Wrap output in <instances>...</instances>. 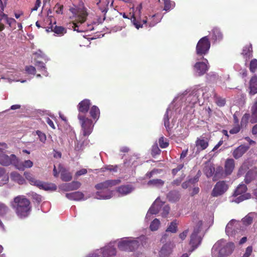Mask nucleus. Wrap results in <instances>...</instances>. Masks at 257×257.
Here are the masks:
<instances>
[{
    "label": "nucleus",
    "mask_w": 257,
    "mask_h": 257,
    "mask_svg": "<svg viewBox=\"0 0 257 257\" xmlns=\"http://www.w3.org/2000/svg\"><path fill=\"white\" fill-rule=\"evenodd\" d=\"M177 230V222L176 220L170 223L166 229V231L175 233Z\"/></svg>",
    "instance_id": "41"
},
{
    "label": "nucleus",
    "mask_w": 257,
    "mask_h": 257,
    "mask_svg": "<svg viewBox=\"0 0 257 257\" xmlns=\"http://www.w3.org/2000/svg\"><path fill=\"white\" fill-rule=\"evenodd\" d=\"M234 248L233 243L227 242L225 239L218 240L212 248L213 257H225L230 255Z\"/></svg>",
    "instance_id": "5"
},
{
    "label": "nucleus",
    "mask_w": 257,
    "mask_h": 257,
    "mask_svg": "<svg viewBox=\"0 0 257 257\" xmlns=\"http://www.w3.org/2000/svg\"><path fill=\"white\" fill-rule=\"evenodd\" d=\"M31 195L32 197V198L35 200L37 202H40L42 200V197L41 195L36 193H34V192H32L31 193Z\"/></svg>",
    "instance_id": "54"
},
{
    "label": "nucleus",
    "mask_w": 257,
    "mask_h": 257,
    "mask_svg": "<svg viewBox=\"0 0 257 257\" xmlns=\"http://www.w3.org/2000/svg\"><path fill=\"white\" fill-rule=\"evenodd\" d=\"M251 112L252 115L257 117V100L251 107Z\"/></svg>",
    "instance_id": "59"
},
{
    "label": "nucleus",
    "mask_w": 257,
    "mask_h": 257,
    "mask_svg": "<svg viewBox=\"0 0 257 257\" xmlns=\"http://www.w3.org/2000/svg\"><path fill=\"white\" fill-rule=\"evenodd\" d=\"M119 182V180H110L96 185V189L99 191L96 192L95 198L97 199H110L112 196V192L109 188Z\"/></svg>",
    "instance_id": "6"
},
{
    "label": "nucleus",
    "mask_w": 257,
    "mask_h": 257,
    "mask_svg": "<svg viewBox=\"0 0 257 257\" xmlns=\"http://www.w3.org/2000/svg\"><path fill=\"white\" fill-rule=\"evenodd\" d=\"M228 186L224 181H218L215 185L211 195L213 197H218L223 195L228 189Z\"/></svg>",
    "instance_id": "13"
},
{
    "label": "nucleus",
    "mask_w": 257,
    "mask_h": 257,
    "mask_svg": "<svg viewBox=\"0 0 257 257\" xmlns=\"http://www.w3.org/2000/svg\"><path fill=\"white\" fill-rule=\"evenodd\" d=\"M210 47V42L207 36L202 38L196 46V53L203 56L208 53Z\"/></svg>",
    "instance_id": "10"
},
{
    "label": "nucleus",
    "mask_w": 257,
    "mask_h": 257,
    "mask_svg": "<svg viewBox=\"0 0 257 257\" xmlns=\"http://www.w3.org/2000/svg\"><path fill=\"white\" fill-rule=\"evenodd\" d=\"M8 210V207L5 204L0 202V215H5L7 214Z\"/></svg>",
    "instance_id": "47"
},
{
    "label": "nucleus",
    "mask_w": 257,
    "mask_h": 257,
    "mask_svg": "<svg viewBox=\"0 0 257 257\" xmlns=\"http://www.w3.org/2000/svg\"><path fill=\"white\" fill-rule=\"evenodd\" d=\"M14 166L17 169L23 171L26 168H31L33 166V163L29 160H25L24 162H20L16 157Z\"/></svg>",
    "instance_id": "18"
},
{
    "label": "nucleus",
    "mask_w": 257,
    "mask_h": 257,
    "mask_svg": "<svg viewBox=\"0 0 257 257\" xmlns=\"http://www.w3.org/2000/svg\"><path fill=\"white\" fill-rule=\"evenodd\" d=\"M167 197L170 201L175 202L179 199V195L177 192L171 191L168 193Z\"/></svg>",
    "instance_id": "42"
},
{
    "label": "nucleus",
    "mask_w": 257,
    "mask_h": 257,
    "mask_svg": "<svg viewBox=\"0 0 257 257\" xmlns=\"http://www.w3.org/2000/svg\"><path fill=\"white\" fill-rule=\"evenodd\" d=\"M234 161L233 159H227L225 162V174L229 175L231 174L234 169Z\"/></svg>",
    "instance_id": "23"
},
{
    "label": "nucleus",
    "mask_w": 257,
    "mask_h": 257,
    "mask_svg": "<svg viewBox=\"0 0 257 257\" xmlns=\"http://www.w3.org/2000/svg\"><path fill=\"white\" fill-rule=\"evenodd\" d=\"M170 211V207L168 205H165L163 208V212H162V215L163 217H167L169 214Z\"/></svg>",
    "instance_id": "57"
},
{
    "label": "nucleus",
    "mask_w": 257,
    "mask_h": 257,
    "mask_svg": "<svg viewBox=\"0 0 257 257\" xmlns=\"http://www.w3.org/2000/svg\"><path fill=\"white\" fill-rule=\"evenodd\" d=\"M37 186L45 190H55L56 189V186L55 185L44 183L40 181V184L39 183Z\"/></svg>",
    "instance_id": "34"
},
{
    "label": "nucleus",
    "mask_w": 257,
    "mask_h": 257,
    "mask_svg": "<svg viewBox=\"0 0 257 257\" xmlns=\"http://www.w3.org/2000/svg\"><path fill=\"white\" fill-rule=\"evenodd\" d=\"M26 179L30 182L31 185L37 186L40 181L36 180L33 175L29 172H25L24 174Z\"/></svg>",
    "instance_id": "31"
},
{
    "label": "nucleus",
    "mask_w": 257,
    "mask_h": 257,
    "mask_svg": "<svg viewBox=\"0 0 257 257\" xmlns=\"http://www.w3.org/2000/svg\"><path fill=\"white\" fill-rule=\"evenodd\" d=\"M38 58H43L45 60L48 61L49 59L45 55V54L41 51V50H38L34 54Z\"/></svg>",
    "instance_id": "53"
},
{
    "label": "nucleus",
    "mask_w": 257,
    "mask_h": 257,
    "mask_svg": "<svg viewBox=\"0 0 257 257\" xmlns=\"http://www.w3.org/2000/svg\"><path fill=\"white\" fill-rule=\"evenodd\" d=\"M118 166L117 165H106L104 167L101 168V172H105V171H109L111 172H116L117 171Z\"/></svg>",
    "instance_id": "43"
},
{
    "label": "nucleus",
    "mask_w": 257,
    "mask_h": 257,
    "mask_svg": "<svg viewBox=\"0 0 257 257\" xmlns=\"http://www.w3.org/2000/svg\"><path fill=\"white\" fill-rule=\"evenodd\" d=\"M216 103H217V105L219 106H223L225 104V100L223 98L218 97L216 96V97L214 98Z\"/></svg>",
    "instance_id": "52"
},
{
    "label": "nucleus",
    "mask_w": 257,
    "mask_h": 257,
    "mask_svg": "<svg viewBox=\"0 0 257 257\" xmlns=\"http://www.w3.org/2000/svg\"><path fill=\"white\" fill-rule=\"evenodd\" d=\"M116 241H111L103 247L99 249L102 257H113L116 254V249L115 247Z\"/></svg>",
    "instance_id": "12"
},
{
    "label": "nucleus",
    "mask_w": 257,
    "mask_h": 257,
    "mask_svg": "<svg viewBox=\"0 0 257 257\" xmlns=\"http://www.w3.org/2000/svg\"><path fill=\"white\" fill-rule=\"evenodd\" d=\"M131 19L134 25L137 29L142 28L143 26V24H145L147 23V20H143L142 21L140 22L137 21L134 16H132Z\"/></svg>",
    "instance_id": "40"
},
{
    "label": "nucleus",
    "mask_w": 257,
    "mask_h": 257,
    "mask_svg": "<svg viewBox=\"0 0 257 257\" xmlns=\"http://www.w3.org/2000/svg\"><path fill=\"white\" fill-rule=\"evenodd\" d=\"M257 69V60L256 59H252L250 63L249 69L252 72L256 71Z\"/></svg>",
    "instance_id": "49"
},
{
    "label": "nucleus",
    "mask_w": 257,
    "mask_h": 257,
    "mask_svg": "<svg viewBox=\"0 0 257 257\" xmlns=\"http://www.w3.org/2000/svg\"><path fill=\"white\" fill-rule=\"evenodd\" d=\"M164 184V181L159 179L151 180L148 182V185L156 187H161L163 186Z\"/></svg>",
    "instance_id": "35"
},
{
    "label": "nucleus",
    "mask_w": 257,
    "mask_h": 257,
    "mask_svg": "<svg viewBox=\"0 0 257 257\" xmlns=\"http://www.w3.org/2000/svg\"><path fill=\"white\" fill-rule=\"evenodd\" d=\"M52 31L59 36H63L66 33V29L61 26H55L54 27H52Z\"/></svg>",
    "instance_id": "36"
},
{
    "label": "nucleus",
    "mask_w": 257,
    "mask_h": 257,
    "mask_svg": "<svg viewBox=\"0 0 257 257\" xmlns=\"http://www.w3.org/2000/svg\"><path fill=\"white\" fill-rule=\"evenodd\" d=\"M160 224V222L159 219L156 218L151 222L150 228L152 231L157 230Z\"/></svg>",
    "instance_id": "45"
},
{
    "label": "nucleus",
    "mask_w": 257,
    "mask_h": 257,
    "mask_svg": "<svg viewBox=\"0 0 257 257\" xmlns=\"http://www.w3.org/2000/svg\"><path fill=\"white\" fill-rule=\"evenodd\" d=\"M209 68L208 61L203 58L202 61L197 62L194 65V71L196 76H200L206 73Z\"/></svg>",
    "instance_id": "11"
},
{
    "label": "nucleus",
    "mask_w": 257,
    "mask_h": 257,
    "mask_svg": "<svg viewBox=\"0 0 257 257\" xmlns=\"http://www.w3.org/2000/svg\"><path fill=\"white\" fill-rule=\"evenodd\" d=\"M252 47L251 45L245 46L242 50V54L246 58H249L251 55Z\"/></svg>",
    "instance_id": "38"
},
{
    "label": "nucleus",
    "mask_w": 257,
    "mask_h": 257,
    "mask_svg": "<svg viewBox=\"0 0 257 257\" xmlns=\"http://www.w3.org/2000/svg\"><path fill=\"white\" fill-rule=\"evenodd\" d=\"M81 186V183L78 181H73L70 183L65 184L64 185V189L66 191H72L78 189Z\"/></svg>",
    "instance_id": "27"
},
{
    "label": "nucleus",
    "mask_w": 257,
    "mask_h": 257,
    "mask_svg": "<svg viewBox=\"0 0 257 257\" xmlns=\"http://www.w3.org/2000/svg\"><path fill=\"white\" fill-rule=\"evenodd\" d=\"M163 203L160 200L159 198L156 199L153 205L150 208L148 213H147L146 218L150 219L152 214H156L161 210V208L163 206Z\"/></svg>",
    "instance_id": "14"
},
{
    "label": "nucleus",
    "mask_w": 257,
    "mask_h": 257,
    "mask_svg": "<svg viewBox=\"0 0 257 257\" xmlns=\"http://www.w3.org/2000/svg\"><path fill=\"white\" fill-rule=\"evenodd\" d=\"M239 222L234 219L230 220L227 224L225 228V233L229 237L233 236L236 232H237V229L239 226Z\"/></svg>",
    "instance_id": "15"
},
{
    "label": "nucleus",
    "mask_w": 257,
    "mask_h": 257,
    "mask_svg": "<svg viewBox=\"0 0 257 257\" xmlns=\"http://www.w3.org/2000/svg\"><path fill=\"white\" fill-rule=\"evenodd\" d=\"M173 247V244L171 242L166 243L162 247L159 253L160 255L162 257L169 256L171 253Z\"/></svg>",
    "instance_id": "21"
},
{
    "label": "nucleus",
    "mask_w": 257,
    "mask_h": 257,
    "mask_svg": "<svg viewBox=\"0 0 257 257\" xmlns=\"http://www.w3.org/2000/svg\"><path fill=\"white\" fill-rule=\"evenodd\" d=\"M159 145L162 148H166L168 145L169 143L167 142V140H165L163 137H161L159 140Z\"/></svg>",
    "instance_id": "50"
},
{
    "label": "nucleus",
    "mask_w": 257,
    "mask_h": 257,
    "mask_svg": "<svg viewBox=\"0 0 257 257\" xmlns=\"http://www.w3.org/2000/svg\"><path fill=\"white\" fill-rule=\"evenodd\" d=\"M203 171L206 176L209 178L212 176L214 173L215 168L211 164L209 163H206Z\"/></svg>",
    "instance_id": "26"
},
{
    "label": "nucleus",
    "mask_w": 257,
    "mask_h": 257,
    "mask_svg": "<svg viewBox=\"0 0 257 257\" xmlns=\"http://www.w3.org/2000/svg\"><path fill=\"white\" fill-rule=\"evenodd\" d=\"M135 189V187L131 184L123 185L118 187L117 189V192L120 196H125L132 193Z\"/></svg>",
    "instance_id": "19"
},
{
    "label": "nucleus",
    "mask_w": 257,
    "mask_h": 257,
    "mask_svg": "<svg viewBox=\"0 0 257 257\" xmlns=\"http://www.w3.org/2000/svg\"><path fill=\"white\" fill-rule=\"evenodd\" d=\"M152 151V154L155 155L159 154L161 152L157 145L153 146Z\"/></svg>",
    "instance_id": "60"
},
{
    "label": "nucleus",
    "mask_w": 257,
    "mask_h": 257,
    "mask_svg": "<svg viewBox=\"0 0 257 257\" xmlns=\"http://www.w3.org/2000/svg\"><path fill=\"white\" fill-rule=\"evenodd\" d=\"M100 251L99 249H97L94 252L88 254L86 257H99Z\"/></svg>",
    "instance_id": "61"
},
{
    "label": "nucleus",
    "mask_w": 257,
    "mask_h": 257,
    "mask_svg": "<svg viewBox=\"0 0 257 257\" xmlns=\"http://www.w3.org/2000/svg\"><path fill=\"white\" fill-rule=\"evenodd\" d=\"M35 66L39 71L42 72L43 75L45 76H47L48 75V73L46 70L45 64L43 62L40 61H36Z\"/></svg>",
    "instance_id": "33"
},
{
    "label": "nucleus",
    "mask_w": 257,
    "mask_h": 257,
    "mask_svg": "<svg viewBox=\"0 0 257 257\" xmlns=\"http://www.w3.org/2000/svg\"><path fill=\"white\" fill-rule=\"evenodd\" d=\"M249 146L245 145H240L236 148L232 153L233 157L236 159L240 158L249 149Z\"/></svg>",
    "instance_id": "22"
},
{
    "label": "nucleus",
    "mask_w": 257,
    "mask_h": 257,
    "mask_svg": "<svg viewBox=\"0 0 257 257\" xmlns=\"http://www.w3.org/2000/svg\"><path fill=\"white\" fill-rule=\"evenodd\" d=\"M243 224L248 225L250 224L252 221V217L251 214H248L242 219Z\"/></svg>",
    "instance_id": "46"
},
{
    "label": "nucleus",
    "mask_w": 257,
    "mask_h": 257,
    "mask_svg": "<svg viewBox=\"0 0 257 257\" xmlns=\"http://www.w3.org/2000/svg\"><path fill=\"white\" fill-rule=\"evenodd\" d=\"M58 169L61 173V178L64 181H69L72 179V175L70 172L66 170L61 164H59Z\"/></svg>",
    "instance_id": "24"
},
{
    "label": "nucleus",
    "mask_w": 257,
    "mask_h": 257,
    "mask_svg": "<svg viewBox=\"0 0 257 257\" xmlns=\"http://www.w3.org/2000/svg\"><path fill=\"white\" fill-rule=\"evenodd\" d=\"M252 251V246H248L246 248L245 252L244 253V254H243L242 257H248L251 254Z\"/></svg>",
    "instance_id": "62"
},
{
    "label": "nucleus",
    "mask_w": 257,
    "mask_h": 257,
    "mask_svg": "<svg viewBox=\"0 0 257 257\" xmlns=\"http://www.w3.org/2000/svg\"><path fill=\"white\" fill-rule=\"evenodd\" d=\"M81 140H80L77 142V144L75 145V149L77 151H80L83 149V142L81 143Z\"/></svg>",
    "instance_id": "63"
},
{
    "label": "nucleus",
    "mask_w": 257,
    "mask_h": 257,
    "mask_svg": "<svg viewBox=\"0 0 257 257\" xmlns=\"http://www.w3.org/2000/svg\"><path fill=\"white\" fill-rule=\"evenodd\" d=\"M203 223L201 220H196L193 232L190 236V244L193 249L197 248L201 243L204 232L202 230Z\"/></svg>",
    "instance_id": "7"
},
{
    "label": "nucleus",
    "mask_w": 257,
    "mask_h": 257,
    "mask_svg": "<svg viewBox=\"0 0 257 257\" xmlns=\"http://www.w3.org/2000/svg\"><path fill=\"white\" fill-rule=\"evenodd\" d=\"M12 206L21 218L28 217L31 211L30 201L23 195L16 197L12 202Z\"/></svg>",
    "instance_id": "4"
},
{
    "label": "nucleus",
    "mask_w": 257,
    "mask_h": 257,
    "mask_svg": "<svg viewBox=\"0 0 257 257\" xmlns=\"http://www.w3.org/2000/svg\"><path fill=\"white\" fill-rule=\"evenodd\" d=\"M240 131V127L239 125H236L234 126L233 128L231 129L229 131V133L231 134H235L238 133Z\"/></svg>",
    "instance_id": "64"
},
{
    "label": "nucleus",
    "mask_w": 257,
    "mask_h": 257,
    "mask_svg": "<svg viewBox=\"0 0 257 257\" xmlns=\"http://www.w3.org/2000/svg\"><path fill=\"white\" fill-rule=\"evenodd\" d=\"M164 2V10L166 11H169L173 9L175 6V3L170 0H163Z\"/></svg>",
    "instance_id": "39"
},
{
    "label": "nucleus",
    "mask_w": 257,
    "mask_h": 257,
    "mask_svg": "<svg viewBox=\"0 0 257 257\" xmlns=\"http://www.w3.org/2000/svg\"><path fill=\"white\" fill-rule=\"evenodd\" d=\"M199 88H207V90H206L203 91V92L205 93L206 96L205 95H202V97L204 99H208L209 98H214L215 97H216V94L215 92H214V89H213L212 88H210L208 87H199Z\"/></svg>",
    "instance_id": "29"
},
{
    "label": "nucleus",
    "mask_w": 257,
    "mask_h": 257,
    "mask_svg": "<svg viewBox=\"0 0 257 257\" xmlns=\"http://www.w3.org/2000/svg\"><path fill=\"white\" fill-rule=\"evenodd\" d=\"M66 197L69 200L75 201L85 200L87 198L84 197V194L80 191H76L66 194Z\"/></svg>",
    "instance_id": "20"
},
{
    "label": "nucleus",
    "mask_w": 257,
    "mask_h": 257,
    "mask_svg": "<svg viewBox=\"0 0 257 257\" xmlns=\"http://www.w3.org/2000/svg\"><path fill=\"white\" fill-rule=\"evenodd\" d=\"M248 168L247 165L246 163H244L242 166L240 167L238 170V174L242 175L244 173L246 169Z\"/></svg>",
    "instance_id": "56"
},
{
    "label": "nucleus",
    "mask_w": 257,
    "mask_h": 257,
    "mask_svg": "<svg viewBox=\"0 0 257 257\" xmlns=\"http://www.w3.org/2000/svg\"><path fill=\"white\" fill-rule=\"evenodd\" d=\"M11 178L12 180L19 184H24L26 181L24 177L17 172H13L11 173Z\"/></svg>",
    "instance_id": "25"
},
{
    "label": "nucleus",
    "mask_w": 257,
    "mask_h": 257,
    "mask_svg": "<svg viewBox=\"0 0 257 257\" xmlns=\"http://www.w3.org/2000/svg\"><path fill=\"white\" fill-rule=\"evenodd\" d=\"M195 145L196 148V153H199L201 151L206 149L208 145V140L203 137L197 138L195 142Z\"/></svg>",
    "instance_id": "17"
},
{
    "label": "nucleus",
    "mask_w": 257,
    "mask_h": 257,
    "mask_svg": "<svg viewBox=\"0 0 257 257\" xmlns=\"http://www.w3.org/2000/svg\"><path fill=\"white\" fill-rule=\"evenodd\" d=\"M223 38V35L220 29L218 28H214L212 30V39L214 41H220Z\"/></svg>",
    "instance_id": "28"
},
{
    "label": "nucleus",
    "mask_w": 257,
    "mask_h": 257,
    "mask_svg": "<svg viewBox=\"0 0 257 257\" xmlns=\"http://www.w3.org/2000/svg\"><path fill=\"white\" fill-rule=\"evenodd\" d=\"M26 71L28 74H35L36 70L35 67L32 66H27L26 67Z\"/></svg>",
    "instance_id": "55"
},
{
    "label": "nucleus",
    "mask_w": 257,
    "mask_h": 257,
    "mask_svg": "<svg viewBox=\"0 0 257 257\" xmlns=\"http://www.w3.org/2000/svg\"><path fill=\"white\" fill-rule=\"evenodd\" d=\"M247 187L245 185L239 184L234 192V198L231 201L239 203L244 200L250 198V194L245 193Z\"/></svg>",
    "instance_id": "8"
},
{
    "label": "nucleus",
    "mask_w": 257,
    "mask_h": 257,
    "mask_svg": "<svg viewBox=\"0 0 257 257\" xmlns=\"http://www.w3.org/2000/svg\"><path fill=\"white\" fill-rule=\"evenodd\" d=\"M3 15L5 18L7 23L10 26V27H12L13 25L16 23V21L14 19L9 18L8 16L5 14H3Z\"/></svg>",
    "instance_id": "48"
},
{
    "label": "nucleus",
    "mask_w": 257,
    "mask_h": 257,
    "mask_svg": "<svg viewBox=\"0 0 257 257\" xmlns=\"http://www.w3.org/2000/svg\"><path fill=\"white\" fill-rule=\"evenodd\" d=\"M145 239V237L143 235L138 237H125L117 239L116 243L119 250L133 252L139 248Z\"/></svg>",
    "instance_id": "3"
},
{
    "label": "nucleus",
    "mask_w": 257,
    "mask_h": 257,
    "mask_svg": "<svg viewBox=\"0 0 257 257\" xmlns=\"http://www.w3.org/2000/svg\"><path fill=\"white\" fill-rule=\"evenodd\" d=\"M256 176V172L252 170L249 171L245 175L244 179L246 184L249 183Z\"/></svg>",
    "instance_id": "37"
},
{
    "label": "nucleus",
    "mask_w": 257,
    "mask_h": 257,
    "mask_svg": "<svg viewBox=\"0 0 257 257\" xmlns=\"http://www.w3.org/2000/svg\"><path fill=\"white\" fill-rule=\"evenodd\" d=\"M250 93L254 94L257 93V77H252L250 80L249 84Z\"/></svg>",
    "instance_id": "30"
},
{
    "label": "nucleus",
    "mask_w": 257,
    "mask_h": 257,
    "mask_svg": "<svg viewBox=\"0 0 257 257\" xmlns=\"http://www.w3.org/2000/svg\"><path fill=\"white\" fill-rule=\"evenodd\" d=\"M6 169L3 167H0V177H3L2 179V184H5L8 183L9 181V177L8 175H5L6 174Z\"/></svg>",
    "instance_id": "44"
},
{
    "label": "nucleus",
    "mask_w": 257,
    "mask_h": 257,
    "mask_svg": "<svg viewBox=\"0 0 257 257\" xmlns=\"http://www.w3.org/2000/svg\"><path fill=\"white\" fill-rule=\"evenodd\" d=\"M89 113L90 114V116L92 117V118H93L94 119H96V120H97L99 117V109L97 106L93 105L91 107Z\"/></svg>",
    "instance_id": "32"
},
{
    "label": "nucleus",
    "mask_w": 257,
    "mask_h": 257,
    "mask_svg": "<svg viewBox=\"0 0 257 257\" xmlns=\"http://www.w3.org/2000/svg\"><path fill=\"white\" fill-rule=\"evenodd\" d=\"M36 134L38 135L40 141L44 143L46 140V136L45 134L40 131H37Z\"/></svg>",
    "instance_id": "51"
},
{
    "label": "nucleus",
    "mask_w": 257,
    "mask_h": 257,
    "mask_svg": "<svg viewBox=\"0 0 257 257\" xmlns=\"http://www.w3.org/2000/svg\"><path fill=\"white\" fill-rule=\"evenodd\" d=\"M90 104V100L85 99L79 102L78 105L79 112L78 118L81 126L82 135L85 138L88 137L92 133L94 126L91 119L86 117L85 115L88 112Z\"/></svg>",
    "instance_id": "2"
},
{
    "label": "nucleus",
    "mask_w": 257,
    "mask_h": 257,
    "mask_svg": "<svg viewBox=\"0 0 257 257\" xmlns=\"http://www.w3.org/2000/svg\"><path fill=\"white\" fill-rule=\"evenodd\" d=\"M206 90H207V89L199 88V87H197L193 90L191 93L188 94L184 92L174 98L167 108L164 117V125L168 131L170 128V119H171L172 122L175 121V119L177 117V115L181 112L182 103L185 101V104L188 103L187 107L192 108L194 104L198 102V97L200 94L206 96L205 93L203 92Z\"/></svg>",
    "instance_id": "1"
},
{
    "label": "nucleus",
    "mask_w": 257,
    "mask_h": 257,
    "mask_svg": "<svg viewBox=\"0 0 257 257\" xmlns=\"http://www.w3.org/2000/svg\"><path fill=\"white\" fill-rule=\"evenodd\" d=\"M8 68L4 67L2 65H0V74L2 79H8L9 82L12 81H19L20 80L17 79L14 76H12V71H9Z\"/></svg>",
    "instance_id": "16"
},
{
    "label": "nucleus",
    "mask_w": 257,
    "mask_h": 257,
    "mask_svg": "<svg viewBox=\"0 0 257 257\" xmlns=\"http://www.w3.org/2000/svg\"><path fill=\"white\" fill-rule=\"evenodd\" d=\"M249 117V115L248 114L245 113V114H244L241 120V124L242 125L246 124V123L248 122Z\"/></svg>",
    "instance_id": "58"
},
{
    "label": "nucleus",
    "mask_w": 257,
    "mask_h": 257,
    "mask_svg": "<svg viewBox=\"0 0 257 257\" xmlns=\"http://www.w3.org/2000/svg\"><path fill=\"white\" fill-rule=\"evenodd\" d=\"M7 148V146L6 144H0V164L4 166H8L10 165L14 166L16 156L13 154L10 156L5 154L4 150Z\"/></svg>",
    "instance_id": "9"
}]
</instances>
